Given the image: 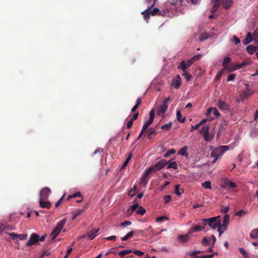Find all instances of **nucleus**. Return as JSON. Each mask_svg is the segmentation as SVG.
Returning a JSON list of instances; mask_svg holds the SVG:
<instances>
[{
	"mask_svg": "<svg viewBox=\"0 0 258 258\" xmlns=\"http://www.w3.org/2000/svg\"><path fill=\"white\" fill-rule=\"evenodd\" d=\"M182 75L184 76V78L186 79V81H189L191 78V75H190L187 72L183 73V74Z\"/></svg>",
	"mask_w": 258,
	"mask_h": 258,
	"instance_id": "obj_55",
	"label": "nucleus"
},
{
	"mask_svg": "<svg viewBox=\"0 0 258 258\" xmlns=\"http://www.w3.org/2000/svg\"><path fill=\"white\" fill-rule=\"evenodd\" d=\"M168 218L166 216H160L158 217L156 219V221L157 222H163L165 220H168Z\"/></svg>",
	"mask_w": 258,
	"mask_h": 258,
	"instance_id": "obj_48",
	"label": "nucleus"
},
{
	"mask_svg": "<svg viewBox=\"0 0 258 258\" xmlns=\"http://www.w3.org/2000/svg\"><path fill=\"white\" fill-rule=\"evenodd\" d=\"M246 50L249 54H252L256 50V47L252 45H249L247 46Z\"/></svg>",
	"mask_w": 258,
	"mask_h": 258,
	"instance_id": "obj_24",
	"label": "nucleus"
},
{
	"mask_svg": "<svg viewBox=\"0 0 258 258\" xmlns=\"http://www.w3.org/2000/svg\"><path fill=\"white\" fill-rule=\"evenodd\" d=\"M147 170H149L150 173H151L152 172H156L158 171H159L160 170L157 168V166H156L155 165H154L149 167L147 169Z\"/></svg>",
	"mask_w": 258,
	"mask_h": 258,
	"instance_id": "obj_43",
	"label": "nucleus"
},
{
	"mask_svg": "<svg viewBox=\"0 0 258 258\" xmlns=\"http://www.w3.org/2000/svg\"><path fill=\"white\" fill-rule=\"evenodd\" d=\"M187 3H188V0H172L171 2H166L165 3V7H168L169 10L173 9L174 13L176 11H179L183 13V9H181V7L186 6Z\"/></svg>",
	"mask_w": 258,
	"mask_h": 258,
	"instance_id": "obj_2",
	"label": "nucleus"
},
{
	"mask_svg": "<svg viewBox=\"0 0 258 258\" xmlns=\"http://www.w3.org/2000/svg\"><path fill=\"white\" fill-rule=\"evenodd\" d=\"M247 63L245 61H243L240 63H238L236 65H235L234 68L230 70V71H234V70H239L241 68H242V67H243L244 66L247 64Z\"/></svg>",
	"mask_w": 258,
	"mask_h": 258,
	"instance_id": "obj_30",
	"label": "nucleus"
},
{
	"mask_svg": "<svg viewBox=\"0 0 258 258\" xmlns=\"http://www.w3.org/2000/svg\"><path fill=\"white\" fill-rule=\"evenodd\" d=\"M149 170H147V169L145 171V173L143 175V176L140 179V183L141 184H144V185H146L150 178L148 177L150 174Z\"/></svg>",
	"mask_w": 258,
	"mask_h": 258,
	"instance_id": "obj_10",
	"label": "nucleus"
},
{
	"mask_svg": "<svg viewBox=\"0 0 258 258\" xmlns=\"http://www.w3.org/2000/svg\"><path fill=\"white\" fill-rule=\"evenodd\" d=\"M229 149L228 146H221L217 148L211 147V156L214 158L212 163L216 162L217 160L220 158L224 153L225 152Z\"/></svg>",
	"mask_w": 258,
	"mask_h": 258,
	"instance_id": "obj_3",
	"label": "nucleus"
},
{
	"mask_svg": "<svg viewBox=\"0 0 258 258\" xmlns=\"http://www.w3.org/2000/svg\"><path fill=\"white\" fill-rule=\"evenodd\" d=\"M211 241V239L208 238L207 237H204L202 241V244L204 246H208L209 245Z\"/></svg>",
	"mask_w": 258,
	"mask_h": 258,
	"instance_id": "obj_26",
	"label": "nucleus"
},
{
	"mask_svg": "<svg viewBox=\"0 0 258 258\" xmlns=\"http://www.w3.org/2000/svg\"><path fill=\"white\" fill-rule=\"evenodd\" d=\"M176 118L178 121L182 123H183L185 121V117L182 118L181 112L179 110L176 111Z\"/></svg>",
	"mask_w": 258,
	"mask_h": 258,
	"instance_id": "obj_33",
	"label": "nucleus"
},
{
	"mask_svg": "<svg viewBox=\"0 0 258 258\" xmlns=\"http://www.w3.org/2000/svg\"><path fill=\"white\" fill-rule=\"evenodd\" d=\"M246 214H247V212L246 211H245L244 210H241L239 211H238L236 214H235V215L236 216H239V217H241L242 216H243L244 215H245Z\"/></svg>",
	"mask_w": 258,
	"mask_h": 258,
	"instance_id": "obj_54",
	"label": "nucleus"
},
{
	"mask_svg": "<svg viewBox=\"0 0 258 258\" xmlns=\"http://www.w3.org/2000/svg\"><path fill=\"white\" fill-rule=\"evenodd\" d=\"M137 191V186H135L129 191V195L131 197H133Z\"/></svg>",
	"mask_w": 258,
	"mask_h": 258,
	"instance_id": "obj_47",
	"label": "nucleus"
},
{
	"mask_svg": "<svg viewBox=\"0 0 258 258\" xmlns=\"http://www.w3.org/2000/svg\"><path fill=\"white\" fill-rule=\"evenodd\" d=\"M215 254H217V253L215 252V253H213V254H209V255H203V256H197L196 257V258H213Z\"/></svg>",
	"mask_w": 258,
	"mask_h": 258,
	"instance_id": "obj_51",
	"label": "nucleus"
},
{
	"mask_svg": "<svg viewBox=\"0 0 258 258\" xmlns=\"http://www.w3.org/2000/svg\"><path fill=\"white\" fill-rule=\"evenodd\" d=\"M181 84V80L179 75H177L172 80L171 85L176 89H178Z\"/></svg>",
	"mask_w": 258,
	"mask_h": 258,
	"instance_id": "obj_8",
	"label": "nucleus"
},
{
	"mask_svg": "<svg viewBox=\"0 0 258 258\" xmlns=\"http://www.w3.org/2000/svg\"><path fill=\"white\" fill-rule=\"evenodd\" d=\"M239 252L242 254L243 258H249V256L245 249L242 247L239 248Z\"/></svg>",
	"mask_w": 258,
	"mask_h": 258,
	"instance_id": "obj_39",
	"label": "nucleus"
},
{
	"mask_svg": "<svg viewBox=\"0 0 258 258\" xmlns=\"http://www.w3.org/2000/svg\"><path fill=\"white\" fill-rule=\"evenodd\" d=\"M187 147L186 146H185V147L181 148L179 150L178 153V154L180 155L181 156H186L187 155Z\"/></svg>",
	"mask_w": 258,
	"mask_h": 258,
	"instance_id": "obj_27",
	"label": "nucleus"
},
{
	"mask_svg": "<svg viewBox=\"0 0 258 258\" xmlns=\"http://www.w3.org/2000/svg\"><path fill=\"white\" fill-rule=\"evenodd\" d=\"M168 164V162H167L164 159H162L158 161L155 164L156 166L160 170L162 168H163L165 165Z\"/></svg>",
	"mask_w": 258,
	"mask_h": 258,
	"instance_id": "obj_16",
	"label": "nucleus"
},
{
	"mask_svg": "<svg viewBox=\"0 0 258 258\" xmlns=\"http://www.w3.org/2000/svg\"><path fill=\"white\" fill-rule=\"evenodd\" d=\"M214 2L215 0H212ZM216 2L219 1V5H222L223 7L226 9H229L232 5V0H216Z\"/></svg>",
	"mask_w": 258,
	"mask_h": 258,
	"instance_id": "obj_7",
	"label": "nucleus"
},
{
	"mask_svg": "<svg viewBox=\"0 0 258 258\" xmlns=\"http://www.w3.org/2000/svg\"><path fill=\"white\" fill-rule=\"evenodd\" d=\"M76 197L82 198V195L80 191H78L76 193H75L72 195L69 196L68 198L67 199V200L72 199V198H75Z\"/></svg>",
	"mask_w": 258,
	"mask_h": 258,
	"instance_id": "obj_41",
	"label": "nucleus"
},
{
	"mask_svg": "<svg viewBox=\"0 0 258 258\" xmlns=\"http://www.w3.org/2000/svg\"><path fill=\"white\" fill-rule=\"evenodd\" d=\"M213 2H214V5L212 9V10H211V12L212 13L215 12L216 11H217V10L218 9V8L219 7V1L218 2H216V0H215Z\"/></svg>",
	"mask_w": 258,
	"mask_h": 258,
	"instance_id": "obj_42",
	"label": "nucleus"
},
{
	"mask_svg": "<svg viewBox=\"0 0 258 258\" xmlns=\"http://www.w3.org/2000/svg\"><path fill=\"white\" fill-rule=\"evenodd\" d=\"M99 229H92L91 231L88 232L87 234V236L88 237L90 240L93 239L97 235L98 232L99 231Z\"/></svg>",
	"mask_w": 258,
	"mask_h": 258,
	"instance_id": "obj_14",
	"label": "nucleus"
},
{
	"mask_svg": "<svg viewBox=\"0 0 258 258\" xmlns=\"http://www.w3.org/2000/svg\"><path fill=\"white\" fill-rule=\"evenodd\" d=\"M167 169L173 168L176 169L178 168V165L176 161H172L170 162L167 166Z\"/></svg>",
	"mask_w": 258,
	"mask_h": 258,
	"instance_id": "obj_28",
	"label": "nucleus"
},
{
	"mask_svg": "<svg viewBox=\"0 0 258 258\" xmlns=\"http://www.w3.org/2000/svg\"><path fill=\"white\" fill-rule=\"evenodd\" d=\"M132 252H133L135 254L138 255V256H142L144 254V252L142 251H141L139 250H135L134 251H132Z\"/></svg>",
	"mask_w": 258,
	"mask_h": 258,
	"instance_id": "obj_61",
	"label": "nucleus"
},
{
	"mask_svg": "<svg viewBox=\"0 0 258 258\" xmlns=\"http://www.w3.org/2000/svg\"><path fill=\"white\" fill-rule=\"evenodd\" d=\"M149 115H150V118L149 119L154 120V117H155V112H154V110L153 109H152L150 111Z\"/></svg>",
	"mask_w": 258,
	"mask_h": 258,
	"instance_id": "obj_62",
	"label": "nucleus"
},
{
	"mask_svg": "<svg viewBox=\"0 0 258 258\" xmlns=\"http://www.w3.org/2000/svg\"><path fill=\"white\" fill-rule=\"evenodd\" d=\"M246 89L243 92L245 94V97H249L252 94L254 93V91L248 88V84H245Z\"/></svg>",
	"mask_w": 258,
	"mask_h": 258,
	"instance_id": "obj_22",
	"label": "nucleus"
},
{
	"mask_svg": "<svg viewBox=\"0 0 258 258\" xmlns=\"http://www.w3.org/2000/svg\"><path fill=\"white\" fill-rule=\"evenodd\" d=\"M212 113L214 115H215L216 117H219L220 116V114L219 112L218 109L216 108H213Z\"/></svg>",
	"mask_w": 258,
	"mask_h": 258,
	"instance_id": "obj_56",
	"label": "nucleus"
},
{
	"mask_svg": "<svg viewBox=\"0 0 258 258\" xmlns=\"http://www.w3.org/2000/svg\"><path fill=\"white\" fill-rule=\"evenodd\" d=\"M84 212L83 209H78L77 211H76L74 213V214L73 217V220H75L77 216L81 215Z\"/></svg>",
	"mask_w": 258,
	"mask_h": 258,
	"instance_id": "obj_38",
	"label": "nucleus"
},
{
	"mask_svg": "<svg viewBox=\"0 0 258 258\" xmlns=\"http://www.w3.org/2000/svg\"><path fill=\"white\" fill-rule=\"evenodd\" d=\"M157 0H145V3L147 5V7H153Z\"/></svg>",
	"mask_w": 258,
	"mask_h": 258,
	"instance_id": "obj_36",
	"label": "nucleus"
},
{
	"mask_svg": "<svg viewBox=\"0 0 258 258\" xmlns=\"http://www.w3.org/2000/svg\"><path fill=\"white\" fill-rule=\"evenodd\" d=\"M250 236L252 239H258V228L253 229L250 233Z\"/></svg>",
	"mask_w": 258,
	"mask_h": 258,
	"instance_id": "obj_23",
	"label": "nucleus"
},
{
	"mask_svg": "<svg viewBox=\"0 0 258 258\" xmlns=\"http://www.w3.org/2000/svg\"><path fill=\"white\" fill-rule=\"evenodd\" d=\"M209 125H205L202 127V130L200 131V133L202 134L203 135H206L207 134H209Z\"/></svg>",
	"mask_w": 258,
	"mask_h": 258,
	"instance_id": "obj_25",
	"label": "nucleus"
},
{
	"mask_svg": "<svg viewBox=\"0 0 258 258\" xmlns=\"http://www.w3.org/2000/svg\"><path fill=\"white\" fill-rule=\"evenodd\" d=\"M235 75L234 74H230L227 77V81H233L235 79Z\"/></svg>",
	"mask_w": 258,
	"mask_h": 258,
	"instance_id": "obj_60",
	"label": "nucleus"
},
{
	"mask_svg": "<svg viewBox=\"0 0 258 258\" xmlns=\"http://www.w3.org/2000/svg\"><path fill=\"white\" fill-rule=\"evenodd\" d=\"M146 213V210L142 206L138 207L137 210V213L141 215H143Z\"/></svg>",
	"mask_w": 258,
	"mask_h": 258,
	"instance_id": "obj_44",
	"label": "nucleus"
},
{
	"mask_svg": "<svg viewBox=\"0 0 258 258\" xmlns=\"http://www.w3.org/2000/svg\"><path fill=\"white\" fill-rule=\"evenodd\" d=\"M231 58L229 57H226L223 62V66L226 67L227 65L230 62Z\"/></svg>",
	"mask_w": 258,
	"mask_h": 258,
	"instance_id": "obj_50",
	"label": "nucleus"
},
{
	"mask_svg": "<svg viewBox=\"0 0 258 258\" xmlns=\"http://www.w3.org/2000/svg\"><path fill=\"white\" fill-rule=\"evenodd\" d=\"M188 68L187 67L186 63L185 61H182L180 63V66L178 67V69H181L183 73L186 72V68Z\"/></svg>",
	"mask_w": 258,
	"mask_h": 258,
	"instance_id": "obj_32",
	"label": "nucleus"
},
{
	"mask_svg": "<svg viewBox=\"0 0 258 258\" xmlns=\"http://www.w3.org/2000/svg\"><path fill=\"white\" fill-rule=\"evenodd\" d=\"M157 134V133L155 131H153L151 132L148 135V138L149 140L152 139Z\"/></svg>",
	"mask_w": 258,
	"mask_h": 258,
	"instance_id": "obj_49",
	"label": "nucleus"
},
{
	"mask_svg": "<svg viewBox=\"0 0 258 258\" xmlns=\"http://www.w3.org/2000/svg\"><path fill=\"white\" fill-rule=\"evenodd\" d=\"M217 105L219 108L224 110L228 109L229 108L228 105L225 102L222 100H219L217 103Z\"/></svg>",
	"mask_w": 258,
	"mask_h": 258,
	"instance_id": "obj_19",
	"label": "nucleus"
},
{
	"mask_svg": "<svg viewBox=\"0 0 258 258\" xmlns=\"http://www.w3.org/2000/svg\"><path fill=\"white\" fill-rule=\"evenodd\" d=\"M209 38V34L207 33H205L204 35L201 36L200 37V41L202 42L205 40Z\"/></svg>",
	"mask_w": 258,
	"mask_h": 258,
	"instance_id": "obj_58",
	"label": "nucleus"
},
{
	"mask_svg": "<svg viewBox=\"0 0 258 258\" xmlns=\"http://www.w3.org/2000/svg\"><path fill=\"white\" fill-rule=\"evenodd\" d=\"M175 153V150L174 149H171L169 151H168L166 153H165L164 154V157L165 158H167L168 157H169L170 155L171 154H173Z\"/></svg>",
	"mask_w": 258,
	"mask_h": 258,
	"instance_id": "obj_46",
	"label": "nucleus"
},
{
	"mask_svg": "<svg viewBox=\"0 0 258 258\" xmlns=\"http://www.w3.org/2000/svg\"><path fill=\"white\" fill-rule=\"evenodd\" d=\"M253 37L254 41L258 45V28H256L253 32Z\"/></svg>",
	"mask_w": 258,
	"mask_h": 258,
	"instance_id": "obj_40",
	"label": "nucleus"
},
{
	"mask_svg": "<svg viewBox=\"0 0 258 258\" xmlns=\"http://www.w3.org/2000/svg\"><path fill=\"white\" fill-rule=\"evenodd\" d=\"M133 122H134V120H133L132 119H131L130 118V119L128 120V121L127 123L126 127L127 128H130L132 127V126L133 124Z\"/></svg>",
	"mask_w": 258,
	"mask_h": 258,
	"instance_id": "obj_64",
	"label": "nucleus"
},
{
	"mask_svg": "<svg viewBox=\"0 0 258 258\" xmlns=\"http://www.w3.org/2000/svg\"><path fill=\"white\" fill-rule=\"evenodd\" d=\"M39 236L36 233H33L31 234L29 241L26 243L27 246H30L32 245L35 244L39 241Z\"/></svg>",
	"mask_w": 258,
	"mask_h": 258,
	"instance_id": "obj_6",
	"label": "nucleus"
},
{
	"mask_svg": "<svg viewBox=\"0 0 258 258\" xmlns=\"http://www.w3.org/2000/svg\"><path fill=\"white\" fill-rule=\"evenodd\" d=\"M203 229V227L198 225L196 226L192 227L188 231V234H191L195 232L200 231Z\"/></svg>",
	"mask_w": 258,
	"mask_h": 258,
	"instance_id": "obj_20",
	"label": "nucleus"
},
{
	"mask_svg": "<svg viewBox=\"0 0 258 258\" xmlns=\"http://www.w3.org/2000/svg\"><path fill=\"white\" fill-rule=\"evenodd\" d=\"M188 237V235H181L179 236L178 238L180 241L184 242L186 240Z\"/></svg>",
	"mask_w": 258,
	"mask_h": 258,
	"instance_id": "obj_57",
	"label": "nucleus"
},
{
	"mask_svg": "<svg viewBox=\"0 0 258 258\" xmlns=\"http://www.w3.org/2000/svg\"><path fill=\"white\" fill-rule=\"evenodd\" d=\"M43 199H40L39 205L42 208L49 209L51 207V203L49 201H43Z\"/></svg>",
	"mask_w": 258,
	"mask_h": 258,
	"instance_id": "obj_17",
	"label": "nucleus"
},
{
	"mask_svg": "<svg viewBox=\"0 0 258 258\" xmlns=\"http://www.w3.org/2000/svg\"><path fill=\"white\" fill-rule=\"evenodd\" d=\"M205 221L208 222V225L213 229H216L220 225L221 221L220 219V216L204 219Z\"/></svg>",
	"mask_w": 258,
	"mask_h": 258,
	"instance_id": "obj_4",
	"label": "nucleus"
},
{
	"mask_svg": "<svg viewBox=\"0 0 258 258\" xmlns=\"http://www.w3.org/2000/svg\"><path fill=\"white\" fill-rule=\"evenodd\" d=\"M135 234V232L134 231H131V232L127 233L124 237L121 238V240L123 241H125L131 238Z\"/></svg>",
	"mask_w": 258,
	"mask_h": 258,
	"instance_id": "obj_29",
	"label": "nucleus"
},
{
	"mask_svg": "<svg viewBox=\"0 0 258 258\" xmlns=\"http://www.w3.org/2000/svg\"><path fill=\"white\" fill-rule=\"evenodd\" d=\"M230 219V216L228 215H225L224 217L223 220L222 227L224 228V230H226L227 225L229 223Z\"/></svg>",
	"mask_w": 258,
	"mask_h": 258,
	"instance_id": "obj_18",
	"label": "nucleus"
},
{
	"mask_svg": "<svg viewBox=\"0 0 258 258\" xmlns=\"http://www.w3.org/2000/svg\"><path fill=\"white\" fill-rule=\"evenodd\" d=\"M131 252H132L131 249H125L120 251L118 253V255L120 257H123L125 255L131 253Z\"/></svg>",
	"mask_w": 258,
	"mask_h": 258,
	"instance_id": "obj_31",
	"label": "nucleus"
},
{
	"mask_svg": "<svg viewBox=\"0 0 258 258\" xmlns=\"http://www.w3.org/2000/svg\"><path fill=\"white\" fill-rule=\"evenodd\" d=\"M202 186L203 188L206 189H211V183L210 181H207L202 183Z\"/></svg>",
	"mask_w": 258,
	"mask_h": 258,
	"instance_id": "obj_35",
	"label": "nucleus"
},
{
	"mask_svg": "<svg viewBox=\"0 0 258 258\" xmlns=\"http://www.w3.org/2000/svg\"><path fill=\"white\" fill-rule=\"evenodd\" d=\"M50 192V189L48 187H44L40 193V199L46 200Z\"/></svg>",
	"mask_w": 258,
	"mask_h": 258,
	"instance_id": "obj_9",
	"label": "nucleus"
},
{
	"mask_svg": "<svg viewBox=\"0 0 258 258\" xmlns=\"http://www.w3.org/2000/svg\"><path fill=\"white\" fill-rule=\"evenodd\" d=\"M236 184L234 182H232L229 180H226L225 181H224L223 184V187L224 188H234L236 187Z\"/></svg>",
	"mask_w": 258,
	"mask_h": 258,
	"instance_id": "obj_15",
	"label": "nucleus"
},
{
	"mask_svg": "<svg viewBox=\"0 0 258 258\" xmlns=\"http://www.w3.org/2000/svg\"><path fill=\"white\" fill-rule=\"evenodd\" d=\"M149 126H148L146 124H145L142 127V130L137 138V140H139L141 139V138L142 137L143 135L144 134V132L146 131V130L148 128Z\"/></svg>",
	"mask_w": 258,
	"mask_h": 258,
	"instance_id": "obj_37",
	"label": "nucleus"
},
{
	"mask_svg": "<svg viewBox=\"0 0 258 258\" xmlns=\"http://www.w3.org/2000/svg\"><path fill=\"white\" fill-rule=\"evenodd\" d=\"M139 205L138 204H135L133 205L130 207V209L128 210V212H129L130 211H131V214L133 213L136 210V209L139 207Z\"/></svg>",
	"mask_w": 258,
	"mask_h": 258,
	"instance_id": "obj_45",
	"label": "nucleus"
},
{
	"mask_svg": "<svg viewBox=\"0 0 258 258\" xmlns=\"http://www.w3.org/2000/svg\"><path fill=\"white\" fill-rule=\"evenodd\" d=\"M9 235L12 237L13 239L19 238L20 240H25L27 237V234H18L14 232L9 233Z\"/></svg>",
	"mask_w": 258,
	"mask_h": 258,
	"instance_id": "obj_11",
	"label": "nucleus"
},
{
	"mask_svg": "<svg viewBox=\"0 0 258 258\" xmlns=\"http://www.w3.org/2000/svg\"><path fill=\"white\" fill-rule=\"evenodd\" d=\"M172 125V122H169L167 123L164 124L161 127V129L163 130V131H168L171 128Z\"/></svg>",
	"mask_w": 258,
	"mask_h": 258,
	"instance_id": "obj_34",
	"label": "nucleus"
},
{
	"mask_svg": "<svg viewBox=\"0 0 258 258\" xmlns=\"http://www.w3.org/2000/svg\"><path fill=\"white\" fill-rule=\"evenodd\" d=\"M217 228H218V231L219 233V237H220L221 234L225 231V230H224V228L223 229V227L222 226L221 223H220V225Z\"/></svg>",
	"mask_w": 258,
	"mask_h": 258,
	"instance_id": "obj_53",
	"label": "nucleus"
},
{
	"mask_svg": "<svg viewBox=\"0 0 258 258\" xmlns=\"http://www.w3.org/2000/svg\"><path fill=\"white\" fill-rule=\"evenodd\" d=\"M168 104H162L159 107V109L157 112V114L159 116H162L166 111L168 108Z\"/></svg>",
	"mask_w": 258,
	"mask_h": 258,
	"instance_id": "obj_12",
	"label": "nucleus"
},
{
	"mask_svg": "<svg viewBox=\"0 0 258 258\" xmlns=\"http://www.w3.org/2000/svg\"><path fill=\"white\" fill-rule=\"evenodd\" d=\"M201 56H202V55L201 54H198V55H195L192 58L188 59V61H187V62L186 63L187 67H190L195 61H197V60L200 59V58L201 57Z\"/></svg>",
	"mask_w": 258,
	"mask_h": 258,
	"instance_id": "obj_13",
	"label": "nucleus"
},
{
	"mask_svg": "<svg viewBox=\"0 0 258 258\" xmlns=\"http://www.w3.org/2000/svg\"><path fill=\"white\" fill-rule=\"evenodd\" d=\"M132 224V222L130 221H126L124 222L121 223V226L123 227H125L127 226H129Z\"/></svg>",
	"mask_w": 258,
	"mask_h": 258,
	"instance_id": "obj_63",
	"label": "nucleus"
},
{
	"mask_svg": "<svg viewBox=\"0 0 258 258\" xmlns=\"http://www.w3.org/2000/svg\"><path fill=\"white\" fill-rule=\"evenodd\" d=\"M253 39V38H252L251 33L250 32H248L246 38L243 41V43L245 45L248 44L250 43Z\"/></svg>",
	"mask_w": 258,
	"mask_h": 258,
	"instance_id": "obj_21",
	"label": "nucleus"
},
{
	"mask_svg": "<svg viewBox=\"0 0 258 258\" xmlns=\"http://www.w3.org/2000/svg\"><path fill=\"white\" fill-rule=\"evenodd\" d=\"M209 38V34L207 33H205L204 35L201 36L200 37V41L202 42L205 40Z\"/></svg>",
	"mask_w": 258,
	"mask_h": 258,
	"instance_id": "obj_59",
	"label": "nucleus"
},
{
	"mask_svg": "<svg viewBox=\"0 0 258 258\" xmlns=\"http://www.w3.org/2000/svg\"><path fill=\"white\" fill-rule=\"evenodd\" d=\"M66 221L67 219L66 218H64L58 222L56 227L51 233L50 235L52 236V240H54L58 235L59 232L61 231V230L64 227V224L66 223Z\"/></svg>",
	"mask_w": 258,
	"mask_h": 258,
	"instance_id": "obj_5",
	"label": "nucleus"
},
{
	"mask_svg": "<svg viewBox=\"0 0 258 258\" xmlns=\"http://www.w3.org/2000/svg\"><path fill=\"white\" fill-rule=\"evenodd\" d=\"M179 187H180V185L179 184H176L175 185V194L177 195V196H180L181 193V192L179 191Z\"/></svg>",
	"mask_w": 258,
	"mask_h": 258,
	"instance_id": "obj_52",
	"label": "nucleus"
},
{
	"mask_svg": "<svg viewBox=\"0 0 258 258\" xmlns=\"http://www.w3.org/2000/svg\"><path fill=\"white\" fill-rule=\"evenodd\" d=\"M152 8L148 7L147 9L141 13L145 20H148L150 15L171 17L174 14V10L173 9L169 10L168 7H165V6L164 8L162 10H160L157 8H154L152 10Z\"/></svg>",
	"mask_w": 258,
	"mask_h": 258,
	"instance_id": "obj_1",
	"label": "nucleus"
}]
</instances>
